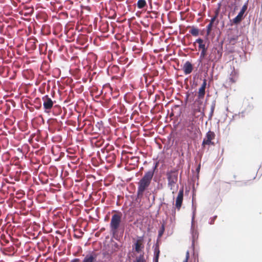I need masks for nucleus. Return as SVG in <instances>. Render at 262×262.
<instances>
[{"mask_svg":"<svg viewBox=\"0 0 262 262\" xmlns=\"http://www.w3.org/2000/svg\"><path fill=\"white\" fill-rule=\"evenodd\" d=\"M157 166L158 163H156L152 169L146 172L138 183L137 196L138 199H141L143 197L144 192L149 187L153 177L154 171Z\"/></svg>","mask_w":262,"mask_h":262,"instance_id":"1","label":"nucleus"},{"mask_svg":"<svg viewBox=\"0 0 262 262\" xmlns=\"http://www.w3.org/2000/svg\"><path fill=\"white\" fill-rule=\"evenodd\" d=\"M166 177L167 179V186L168 188L172 191L173 193L178 188L177 184L178 180V172L176 170H171L166 172Z\"/></svg>","mask_w":262,"mask_h":262,"instance_id":"2","label":"nucleus"},{"mask_svg":"<svg viewBox=\"0 0 262 262\" xmlns=\"http://www.w3.org/2000/svg\"><path fill=\"white\" fill-rule=\"evenodd\" d=\"M121 222V214L116 213L112 215L110 223V229L111 232L113 234L117 233L118 229L119 228Z\"/></svg>","mask_w":262,"mask_h":262,"instance_id":"3","label":"nucleus"},{"mask_svg":"<svg viewBox=\"0 0 262 262\" xmlns=\"http://www.w3.org/2000/svg\"><path fill=\"white\" fill-rule=\"evenodd\" d=\"M222 56V48H213L211 50L210 54L209 55L208 57V59L209 61L215 62L221 58Z\"/></svg>","mask_w":262,"mask_h":262,"instance_id":"4","label":"nucleus"},{"mask_svg":"<svg viewBox=\"0 0 262 262\" xmlns=\"http://www.w3.org/2000/svg\"><path fill=\"white\" fill-rule=\"evenodd\" d=\"M192 208L193 210L192 215L191 218V234L192 236V246H194V243L195 239L198 237V232L196 229H195L194 227V217L195 213L196 210L195 207L194 206L193 204L192 205Z\"/></svg>","mask_w":262,"mask_h":262,"instance_id":"5","label":"nucleus"},{"mask_svg":"<svg viewBox=\"0 0 262 262\" xmlns=\"http://www.w3.org/2000/svg\"><path fill=\"white\" fill-rule=\"evenodd\" d=\"M215 135L214 132L210 130L208 131L204 138L202 142V146H204L205 145H214V143L212 142V140L214 139Z\"/></svg>","mask_w":262,"mask_h":262,"instance_id":"6","label":"nucleus"},{"mask_svg":"<svg viewBox=\"0 0 262 262\" xmlns=\"http://www.w3.org/2000/svg\"><path fill=\"white\" fill-rule=\"evenodd\" d=\"M248 4V0H247V2L243 6L242 9H241L237 15L233 19L232 21L233 23L237 24L241 21L243 18L244 13L247 9Z\"/></svg>","mask_w":262,"mask_h":262,"instance_id":"7","label":"nucleus"},{"mask_svg":"<svg viewBox=\"0 0 262 262\" xmlns=\"http://www.w3.org/2000/svg\"><path fill=\"white\" fill-rule=\"evenodd\" d=\"M42 99L43 101V108L45 109V112L48 113L49 111L53 107L54 104L53 101L48 95L44 96Z\"/></svg>","mask_w":262,"mask_h":262,"instance_id":"8","label":"nucleus"},{"mask_svg":"<svg viewBox=\"0 0 262 262\" xmlns=\"http://www.w3.org/2000/svg\"><path fill=\"white\" fill-rule=\"evenodd\" d=\"M184 125L186 128L187 131L189 132L190 134H192L195 129L193 117H188V118L185 121Z\"/></svg>","mask_w":262,"mask_h":262,"instance_id":"9","label":"nucleus"},{"mask_svg":"<svg viewBox=\"0 0 262 262\" xmlns=\"http://www.w3.org/2000/svg\"><path fill=\"white\" fill-rule=\"evenodd\" d=\"M231 72L228 76V82L230 84L234 83L237 81L238 78V72L234 67H230Z\"/></svg>","mask_w":262,"mask_h":262,"instance_id":"10","label":"nucleus"},{"mask_svg":"<svg viewBox=\"0 0 262 262\" xmlns=\"http://www.w3.org/2000/svg\"><path fill=\"white\" fill-rule=\"evenodd\" d=\"M183 195H184V189L183 188H181L179 190L178 195L177 197L176 201V208L179 210L182 202L183 200Z\"/></svg>","mask_w":262,"mask_h":262,"instance_id":"11","label":"nucleus"},{"mask_svg":"<svg viewBox=\"0 0 262 262\" xmlns=\"http://www.w3.org/2000/svg\"><path fill=\"white\" fill-rule=\"evenodd\" d=\"M143 240V236H139L137 240L135 243V250L137 253H140L144 248V246L142 245V242Z\"/></svg>","mask_w":262,"mask_h":262,"instance_id":"12","label":"nucleus"},{"mask_svg":"<svg viewBox=\"0 0 262 262\" xmlns=\"http://www.w3.org/2000/svg\"><path fill=\"white\" fill-rule=\"evenodd\" d=\"M96 258L97 254L94 252H92L85 255L81 262H96Z\"/></svg>","mask_w":262,"mask_h":262,"instance_id":"13","label":"nucleus"},{"mask_svg":"<svg viewBox=\"0 0 262 262\" xmlns=\"http://www.w3.org/2000/svg\"><path fill=\"white\" fill-rule=\"evenodd\" d=\"M183 70L185 75L190 74L193 70L192 64L189 61H187L183 66Z\"/></svg>","mask_w":262,"mask_h":262,"instance_id":"14","label":"nucleus"},{"mask_svg":"<svg viewBox=\"0 0 262 262\" xmlns=\"http://www.w3.org/2000/svg\"><path fill=\"white\" fill-rule=\"evenodd\" d=\"M199 49L201 50L200 58L199 59V62H201L202 59L205 57V56L206 54L207 48L206 47V46H203V48H199Z\"/></svg>","mask_w":262,"mask_h":262,"instance_id":"15","label":"nucleus"},{"mask_svg":"<svg viewBox=\"0 0 262 262\" xmlns=\"http://www.w3.org/2000/svg\"><path fill=\"white\" fill-rule=\"evenodd\" d=\"M159 254H160V250H159V247L158 246H156L154 249V262H158Z\"/></svg>","mask_w":262,"mask_h":262,"instance_id":"16","label":"nucleus"},{"mask_svg":"<svg viewBox=\"0 0 262 262\" xmlns=\"http://www.w3.org/2000/svg\"><path fill=\"white\" fill-rule=\"evenodd\" d=\"M205 94V89L200 88L199 90L198 97L199 99H203Z\"/></svg>","mask_w":262,"mask_h":262,"instance_id":"17","label":"nucleus"},{"mask_svg":"<svg viewBox=\"0 0 262 262\" xmlns=\"http://www.w3.org/2000/svg\"><path fill=\"white\" fill-rule=\"evenodd\" d=\"M189 33L193 36H197L199 35V30L197 28L192 26L191 29L189 31Z\"/></svg>","mask_w":262,"mask_h":262,"instance_id":"18","label":"nucleus"},{"mask_svg":"<svg viewBox=\"0 0 262 262\" xmlns=\"http://www.w3.org/2000/svg\"><path fill=\"white\" fill-rule=\"evenodd\" d=\"M137 6L139 9H142L146 6V2L145 0H138Z\"/></svg>","mask_w":262,"mask_h":262,"instance_id":"19","label":"nucleus"},{"mask_svg":"<svg viewBox=\"0 0 262 262\" xmlns=\"http://www.w3.org/2000/svg\"><path fill=\"white\" fill-rule=\"evenodd\" d=\"M193 115L195 117H199L200 115H197L198 113H200V115H202V116L204 114V113L201 111V109L200 107H198L197 108H195L193 110Z\"/></svg>","mask_w":262,"mask_h":262,"instance_id":"20","label":"nucleus"},{"mask_svg":"<svg viewBox=\"0 0 262 262\" xmlns=\"http://www.w3.org/2000/svg\"><path fill=\"white\" fill-rule=\"evenodd\" d=\"M194 42H197L199 43V48H203V46H206L205 44L204 43L203 39L201 38L196 39Z\"/></svg>","mask_w":262,"mask_h":262,"instance_id":"21","label":"nucleus"},{"mask_svg":"<svg viewBox=\"0 0 262 262\" xmlns=\"http://www.w3.org/2000/svg\"><path fill=\"white\" fill-rule=\"evenodd\" d=\"M164 230H165L164 225L162 224L161 227V228H160V230L158 231V236H159V237H161L163 235V233L164 232Z\"/></svg>","mask_w":262,"mask_h":262,"instance_id":"22","label":"nucleus"},{"mask_svg":"<svg viewBox=\"0 0 262 262\" xmlns=\"http://www.w3.org/2000/svg\"><path fill=\"white\" fill-rule=\"evenodd\" d=\"M134 262H145L143 254H140L136 258V261Z\"/></svg>","mask_w":262,"mask_h":262,"instance_id":"23","label":"nucleus"},{"mask_svg":"<svg viewBox=\"0 0 262 262\" xmlns=\"http://www.w3.org/2000/svg\"><path fill=\"white\" fill-rule=\"evenodd\" d=\"M237 38H238L237 36L230 37L229 38V42L231 43H234V42H235L237 40Z\"/></svg>","mask_w":262,"mask_h":262,"instance_id":"24","label":"nucleus"},{"mask_svg":"<svg viewBox=\"0 0 262 262\" xmlns=\"http://www.w3.org/2000/svg\"><path fill=\"white\" fill-rule=\"evenodd\" d=\"M212 25H211V24H208L206 27V29H207V34H206V36H209V35L210 34V32H211V29H212Z\"/></svg>","mask_w":262,"mask_h":262,"instance_id":"25","label":"nucleus"},{"mask_svg":"<svg viewBox=\"0 0 262 262\" xmlns=\"http://www.w3.org/2000/svg\"><path fill=\"white\" fill-rule=\"evenodd\" d=\"M214 107H215V104H213L211 107V111H210V114H209V118H211L213 115V112H214Z\"/></svg>","mask_w":262,"mask_h":262,"instance_id":"26","label":"nucleus"},{"mask_svg":"<svg viewBox=\"0 0 262 262\" xmlns=\"http://www.w3.org/2000/svg\"><path fill=\"white\" fill-rule=\"evenodd\" d=\"M216 217V215H214L213 217L210 218L209 221V224L210 225L213 224Z\"/></svg>","mask_w":262,"mask_h":262,"instance_id":"27","label":"nucleus"},{"mask_svg":"<svg viewBox=\"0 0 262 262\" xmlns=\"http://www.w3.org/2000/svg\"><path fill=\"white\" fill-rule=\"evenodd\" d=\"M206 85H207V80L206 79H203V82L201 85V88H204V89H206Z\"/></svg>","mask_w":262,"mask_h":262,"instance_id":"28","label":"nucleus"},{"mask_svg":"<svg viewBox=\"0 0 262 262\" xmlns=\"http://www.w3.org/2000/svg\"><path fill=\"white\" fill-rule=\"evenodd\" d=\"M217 15V14H216L214 16H213L212 18H211L209 24L213 25V24L216 18Z\"/></svg>","mask_w":262,"mask_h":262,"instance_id":"29","label":"nucleus"},{"mask_svg":"<svg viewBox=\"0 0 262 262\" xmlns=\"http://www.w3.org/2000/svg\"><path fill=\"white\" fill-rule=\"evenodd\" d=\"M70 262H80V259L78 258H75L72 259Z\"/></svg>","mask_w":262,"mask_h":262,"instance_id":"30","label":"nucleus"},{"mask_svg":"<svg viewBox=\"0 0 262 262\" xmlns=\"http://www.w3.org/2000/svg\"><path fill=\"white\" fill-rule=\"evenodd\" d=\"M189 257V252H188V251H187V252H186V258H185V259H187L188 260V259Z\"/></svg>","mask_w":262,"mask_h":262,"instance_id":"31","label":"nucleus"},{"mask_svg":"<svg viewBox=\"0 0 262 262\" xmlns=\"http://www.w3.org/2000/svg\"><path fill=\"white\" fill-rule=\"evenodd\" d=\"M200 169V165H199V166L197 167V168L196 169L198 172H199Z\"/></svg>","mask_w":262,"mask_h":262,"instance_id":"32","label":"nucleus"},{"mask_svg":"<svg viewBox=\"0 0 262 262\" xmlns=\"http://www.w3.org/2000/svg\"><path fill=\"white\" fill-rule=\"evenodd\" d=\"M175 214H176V211L175 210H173L172 211V216H175Z\"/></svg>","mask_w":262,"mask_h":262,"instance_id":"33","label":"nucleus"},{"mask_svg":"<svg viewBox=\"0 0 262 262\" xmlns=\"http://www.w3.org/2000/svg\"><path fill=\"white\" fill-rule=\"evenodd\" d=\"M183 262H188V260L187 259H185Z\"/></svg>","mask_w":262,"mask_h":262,"instance_id":"34","label":"nucleus"},{"mask_svg":"<svg viewBox=\"0 0 262 262\" xmlns=\"http://www.w3.org/2000/svg\"><path fill=\"white\" fill-rule=\"evenodd\" d=\"M195 102H199V101L196 99V100H195Z\"/></svg>","mask_w":262,"mask_h":262,"instance_id":"35","label":"nucleus"},{"mask_svg":"<svg viewBox=\"0 0 262 262\" xmlns=\"http://www.w3.org/2000/svg\"><path fill=\"white\" fill-rule=\"evenodd\" d=\"M163 202H162V203H161V204H160V205H162L163 204Z\"/></svg>","mask_w":262,"mask_h":262,"instance_id":"36","label":"nucleus"}]
</instances>
